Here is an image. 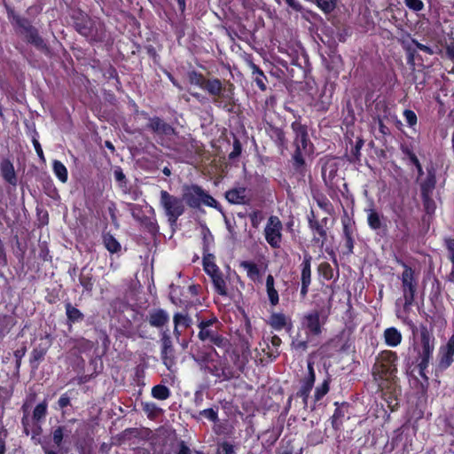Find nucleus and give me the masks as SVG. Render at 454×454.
Here are the masks:
<instances>
[{
	"label": "nucleus",
	"mask_w": 454,
	"mask_h": 454,
	"mask_svg": "<svg viewBox=\"0 0 454 454\" xmlns=\"http://www.w3.org/2000/svg\"><path fill=\"white\" fill-rule=\"evenodd\" d=\"M6 7L7 18L14 27L17 33L23 35L26 42L37 50L43 52L49 51V47L45 40L40 35L39 30L32 25L31 20L27 18L18 14L13 8Z\"/></svg>",
	"instance_id": "f257e3e1"
},
{
	"label": "nucleus",
	"mask_w": 454,
	"mask_h": 454,
	"mask_svg": "<svg viewBox=\"0 0 454 454\" xmlns=\"http://www.w3.org/2000/svg\"><path fill=\"white\" fill-rule=\"evenodd\" d=\"M72 19L75 30L89 41L100 42L105 37V28L99 20H92L82 11L75 12Z\"/></svg>",
	"instance_id": "f03ea898"
},
{
	"label": "nucleus",
	"mask_w": 454,
	"mask_h": 454,
	"mask_svg": "<svg viewBox=\"0 0 454 454\" xmlns=\"http://www.w3.org/2000/svg\"><path fill=\"white\" fill-rule=\"evenodd\" d=\"M292 129L295 134L294 160L296 167H301L305 163V157L312 153L313 145L308 138L307 129L304 126L299 122H294Z\"/></svg>",
	"instance_id": "7ed1b4c3"
},
{
	"label": "nucleus",
	"mask_w": 454,
	"mask_h": 454,
	"mask_svg": "<svg viewBox=\"0 0 454 454\" xmlns=\"http://www.w3.org/2000/svg\"><path fill=\"white\" fill-rule=\"evenodd\" d=\"M160 205L163 208L170 225H175L179 216L184 212L183 199L171 195L167 191H160Z\"/></svg>",
	"instance_id": "20e7f679"
},
{
	"label": "nucleus",
	"mask_w": 454,
	"mask_h": 454,
	"mask_svg": "<svg viewBox=\"0 0 454 454\" xmlns=\"http://www.w3.org/2000/svg\"><path fill=\"white\" fill-rule=\"evenodd\" d=\"M185 201L191 207H199L201 204L215 207L216 200L205 192L198 185L184 186L183 188V201Z\"/></svg>",
	"instance_id": "39448f33"
},
{
	"label": "nucleus",
	"mask_w": 454,
	"mask_h": 454,
	"mask_svg": "<svg viewBox=\"0 0 454 454\" xmlns=\"http://www.w3.org/2000/svg\"><path fill=\"white\" fill-rule=\"evenodd\" d=\"M400 263L404 269L401 277V280L402 291L404 300L403 309L407 310L414 301L418 282L414 277V270L404 262H400Z\"/></svg>",
	"instance_id": "423d86ee"
},
{
	"label": "nucleus",
	"mask_w": 454,
	"mask_h": 454,
	"mask_svg": "<svg viewBox=\"0 0 454 454\" xmlns=\"http://www.w3.org/2000/svg\"><path fill=\"white\" fill-rule=\"evenodd\" d=\"M282 223L278 216L271 215L268 219L264 229V235L266 241L271 247L278 248L280 247L282 239Z\"/></svg>",
	"instance_id": "0eeeda50"
},
{
	"label": "nucleus",
	"mask_w": 454,
	"mask_h": 454,
	"mask_svg": "<svg viewBox=\"0 0 454 454\" xmlns=\"http://www.w3.org/2000/svg\"><path fill=\"white\" fill-rule=\"evenodd\" d=\"M207 372L215 377L220 381L229 380L235 377L233 368L225 359L210 360Z\"/></svg>",
	"instance_id": "6e6552de"
},
{
	"label": "nucleus",
	"mask_w": 454,
	"mask_h": 454,
	"mask_svg": "<svg viewBox=\"0 0 454 454\" xmlns=\"http://www.w3.org/2000/svg\"><path fill=\"white\" fill-rule=\"evenodd\" d=\"M327 315L323 310H312L303 317L302 325L313 335L321 333V325L325 323Z\"/></svg>",
	"instance_id": "1a4fd4ad"
},
{
	"label": "nucleus",
	"mask_w": 454,
	"mask_h": 454,
	"mask_svg": "<svg viewBox=\"0 0 454 454\" xmlns=\"http://www.w3.org/2000/svg\"><path fill=\"white\" fill-rule=\"evenodd\" d=\"M215 321V319L200 322L198 336L202 341H209L217 347H222L224 345L225 340L211 328Z\"/></svg>",
	"instance_id": "9d476101"
},
{
	"label": "nucleus",
	"mask_w": 454,
	"mask_h": 454,
	"mask_svg": "<svg viewBox=\"0 0 454 454\" xmlns=\"http://www.w3.org/2000/svg\"><path fill=\"white\" fill-rule=\"evenodd\" d=\"M421 344L422 350L420 352V362L419 364L420 373L427 367L432 353L434 350V337L428 333L427 329L421 331Z\"/></svg>",
	"instance_id": "9b49d317"
},
{
	"label": "nucleus",
	"mask_w": 454,
	"mask_h": 454,
	"mask_svg": "<svg viewBox=\"0 0 454 454\" xmlns=\"http://www.w3.org/2000/svg\"><path fill=\"white\" fill-rule=\"evenodd\" d=\"M0 176L10 187L16 189L18 185V175L15 171L13 162L9 157H3L0 160Z\"/></svg>",
	"instance_id": "f8f14e48"
},
{
	"label": "nucleus",
	"mask_w": 454,
	"mask_h": 454,
	"mask_svg": "<svg viewBox=\"0 0 454 454\" xmlns=\"http://www.w3.org/2000/svg\"><path fill=\"white\" fill-rule=\"evenodd\" d=\"M225 198L232 204H247L250 200V193L247 188L237 186L226 192Z\"/></svg>",
	"instance_id": "ddd939ff"
},
{
	"label": "nucleus",
	"mask_w": 454,
	"mask_h": 454,
	"mask_svg": "<svg viewBox=\"0 0 454 454\" xmlns=\"http://www.w3.org/2000/svg\"><path fill=\"white\" fill-rule=\"evenodd\" d=\"M441 358L439 366L441 369L448 368L453 362L454 356V334L450 338L447 345L440 350Z\"/></svg>",
	"instance_id": "4468645a"
},
{
	"label": "nucleus",
	"mask_w": 454,
	"mask_h": 454,
	"mask_svg": "<svg viewBox=\"0 0 454 454\" xmlns=\"http://www.w3.org/2000/svg\"><path fill=\"white\" fill-rule=\"evenodd\" d=\"M301 294L304 297L311 282V256L306 254L302 262Z\"/></svg>",
	"instance_id": "2eb2a0df"
},
{
	"label": "nucleus",
	"mask_w": 454,
	"mask_h": 454,
	"mask_svg": "<svg viewBox=\"0 0 454 454\" xmlns=\"http://www.w3.org/2000/svg\"><path fill=\"white\" fill-rule=\"evenodd\" d=\"M394 371L395 369L390 363L384 364L382 361H378L372 368V373L376 380H388L393 375Z\"/></svg>",
	"instance_id": "dca6fc26"
},
{
	"label": "nucleus",
	"mask_w": 454,
	"mask_h": 454,
	"mask_svg": "<svg viewBox=\"0 0 454 454\" xmlns=\"http://www.w3.org/2000/svg\"><path fill=\"white\" fill-rule=\"evenodd\" d=\"M47 351L48 347L41 344L32 349L29 357V364L32 370H37L39 368V364L44 359Z\"/></svg>",
	"instance_id": "f3484780"
},
{
	"label": "nucleus",
	"mask_w": 454,
	"mask_h": 454,
	"mask_svg": "<svg viewBox=\"0 0 454 454\" xmlns=\"http://www.w3.org/2000/svg\"><path fill=\"white\" fill-rule=\"evenodd\" d=\"M65 309H66L67 324L69 325V330H71L72 325L74 324L80 323V322L83 321V319H84L83 313L77 308L74 307L70 301H67L65 303Z\"/></svg>",
	"instance_id": "a211bd4d"
},
{
	"label": "nucleus",
	"mask_w": 454,
	"mask_h": 454,
	"mask_svg": "<svg viewBox=\"0 0 454 454\" xmlns=\"http://www.w3.org/2000/svg\"><path fill=\"white\" fill-rule=\"evenodd\" d=\"M435 172L433 168H427V176L425 180H422L419 183L420 190H421V195H431L434 187H435Z\"/></svg>",
	"instance_id": "6ab92c4d"
},
{
	"label": "nucleus",
	"mask_w": 454,
	"mask_h": 454,
	"mask_svg": "<svg viewBox=\"0 0 454 454\" xmlns=\"http://www.w3.org/2000/svg\"><path fill=\"white\" fill-rule=\"evenodd\" d=\"M161 340H162L161 358L163 360L164 364L168 368H170L174 364L172 342H171L170 338L167 335H164Z\"/></svg>",
	"instance_id": "aec40b11"
},
{
	"label": "nucleus",
	"mask_w": 454,
	"mask_h": 454,
	"mask_svg": "<svg viewBox=\"0 0 454 454\" xmlns=\"http://www.w3.org/2000/svg\"><path fill=\"white\" fill-rule=\"evenodd\" d=\"M80 285L83 287V291L87 293H90L93 289L95 279L92 274V269H89L87 267H83L81 270V273L79 276Z\"/></svg>",
	"instance_id": "412c9836"
},
{
	"label": "nucleus",
	"mask_w": 454,
	"mask_h": 454,
	"mask_svg": "<svg viewBox=\"0 0 454 454\" xmlns=\"http://www.w3.org/2000/svg\"><path fill=\"white\" fill-rule=\"evenodd\" d=\"M149 127L158 134L169 136L174 133V129L170 125L157 117L149 121Z\"/></svg>",
	"instance_id": "4be33fe9"
},
{
	"label": "nucleus",
	"mask_w": 454,
	"mask_h": 454,
	"mask_svg": "<svg viewBox=\"0 0 454 454\" xmlns=\"http://www.w3.org/2000/svg\"><path fill=\"white\" fill-rule=\"evenodd\" d=\"M69 344L72 345L71 352L74 355L85 353L92 348V342L84 338L71 339Z\"/></svg>",
	"instance_id": "5701e85b"
},
{
	"label": "nucleus",
	"mask_w": 454,
	"mask_h": 454,
	"mask_svg": "<svg viewBox=\"0 0 454 454\" xmlns=\"http://www.w3.org/2000/svg\"><path fill=\"white\" fill-rule=\"evenodd\" d=\"M309 227L313 231V239L320 247H323L326 240V231L317 221L309 220Z\"/></svg>",
	"instance_id": "b1692460"
},
{
	"label": "nucleus",
	"mask_w": 454,
	"mask_h": 454,
	"mask_svg": "<svg viewBox=\"0 0 454 454\" xmlns=\"http://www.w3.org/2000/svg\"><path fill=\"white\" fill-rule=\"evenodd\" d=\"M169 317L163 309L153 311L149 315V323L152 326L161 327L168 322Z\"/></svg>",
	"instance_id": "393cba45"
},
{
	"label": "nucleus",
	"mask_w": 454,
	"mask_h": 454,
	"mask_svg": "<svg viewBox=\"0 0 454 454\" xmlns=\"http://www.w3.org/2000/svg\"><path fill=\"white\" fill-rule=\"evenodd\" d=\"M215 292L222 296L228 294L226 281L222 271L210 277Z\"/></svg>",
	"instance_id": "a878e982"
},
{
	"label": "nucleus",
	"mask_w": 454,
	"mask_h": 454,
	"mask_svg": "<svg viewBox=\"0 0 454 454\" xmlns=\"http://www.w3.org/2000/svg\"><path fill=\"white\" fill-rule=\"evenodd\" d=\"M384 338L388 346L396 347L401 343L402 334L396 328L390 327L385 330Z\"/></svg>",
	"instance_id": "bb28decb"
},
{
	"label": "nucleus",
	"mask_w": 454,
	"mask_h": 454,
	"mask_svg": "<svg viewBox=\"0 0 454 454\" xmlns=\"http://www.w3.org/2000/svg\"><path fill=\"white\" fill-rule=\"evenodd\" d=\"M52 170L55 176L63 184L67 182L68 171L66 166L59 160H53Z\"/></svg>",
	"instance_id": "cd10ccee"
},
{
	"label": "nucleus",
	"mask_w": 454,
	"mask_h": 454,
	"mask_svg": "<svg viewBox=\"0 0 454 454\" xmlns=\"http://www.w3.org/2000/svg\"><path fill=\"white\" fill-rule=\"evenodd\" d=\"M203 90H207L212 96H221L223 85L218 79H206L203 84Z\"/></svg>",
	"instance_id": "c85d7f7f"
},
{
	"label": "nucleus",
	"mask_w": 454,
	"mask_h": 454,
	"mask_svg": "<svg viewBox=\"0 0 454 454\" xmlns=\"http://www.w3.org/2000/svg\"><path fill=\"white\" fill-rule=\"evenodd\" d=\"M203 267L204 270L209 277L221 271L218 266L215 263V256L211 254H204Z\"/></svg>",
	"instance_id": "c756f323"
},
{
	"label": "nucleus",
	"mask_w": 454,
	"mask_h": 454,
	"mask_svg": "<svg viewBox=\"0 0 454 454\" xmlns=\"http://www.w3.org/2000/svg\"><path fill=\"white\" fill-rule=\"evenodd\" d=\"M337 168L334 164L327 163L322 168V177L326 184H332L333 178L335 177Z\"/></svg>",
	"instance_id": "7c9ffc66"
},
{
	"label": "nucleus",
	"mask_w": 454,
	"mask_h": 454,
	"mask_svg": "<svg viewBox=\"0 0 454 454\" xmlns=\"http://www.w3.org/2000/svg\"><path fill=\"white\" fill-rule=\"evenodd\" d=\"M240 267L247 271V277L251 280L255 281L259 278V269L256 264L249 262H242Z\"/></svg>",
	"instance_id": "2f4dec72"
},
{
	"label": "nucleus",
	"mask_w": 454,
	"mask_h": 454,
	"mask_svg": "<svg viewBox=\"0 0 454 454\" xmlns=\"http://www.w3.org/2000/svg\"><path fill=\"white\" fill-rule=\"evenodd\" d=\"M47 407L48 404L46 400H43V402L38 403L33 411V419L35 421H40L43 419H44L47 415Z\"/></svg>",
	"instance_id": "473e14b6"
},
{
	"label": "nucleus",
	"mask_w": 454,
	"mask_h": 454,
	"mask_svg": "<svg viewBox=\"0 0 454 454\" xmlns=\"http://www.w3.org/2000/svg\"><path fill=\"white\" fill-rule=\"evenodd\" d=\"M152 395L158 400H166L170 395V390L164 385H157L153 387Z\"/></svg>",
	"instance_id": "72a5a7b5"
},
{
	"label": "nucleus",
	"mask_w": 454,
	"mask_h": 454,
	"mask_svg": "<svg viewBox=\"0 0 454 454\" xmlns=\"http://www.w3.org/2000/svg\"><path fill=\"white\" fill-rule=\"evenodd\" d=\"M286 323V317L283 314H272L270 317V325L276 330L282 329Z\"/></svg>",
	"instance_id": "f704fd0d"
},
{
	"label": "nucleus",
	"mask_w": 454,
	"mask_h": 454,
	"mask_svg": "<svg viewBox=\"0 0 454 454\" xmlns=\"http://www.w3.org/2000/svg\"><path fill=\"white\" fill-rule=\"evenodd\" d=\"M315 380L311 377H307L302 383V386L298 393L300 396H301L304 400L308 397L309 393L310 392L313 385H314Z\"/></svg>",
	"instance_id": "c9c22d12"
},
{
	"label": "nucleus",
	"mask_w": 454,
	"mask_h": 454,
	"mask_svg": "<svg viewBox=\"0 0 454 454\" xmlns=\"http://www.w3.org/2000/svg\"><path fill=\"white\" fill-rule=\"evenodd\" d=\"M367 220H368V224L372 229L378 230L380 228V226H381L380 217V215L376 211L370 210L368 213Z\"/></svg>",
	"instance_id": "e433bc0d"
},
{
	"label": "nucleus",
	"mask_w": 454,
	"mask_h": 454,
	"mask_svg": "<svg viewBox=\"0 0 454 454\" xmlns=\"http://www.w3.org/2000/svg\"><path fill=\"white\" fill-rule=\"evenodd\" d=\"M66 427L63 426L57 427L52 432V441L57 447H60L64 439Z\"/></svg>",
	"instance_id": "4c0bfd02"
},
{
	"label": "nucleus",
	"mask_w": 454,
	"mask_h": 454,
	"mask_svg": "<svg viewBox=\"0 0 454 454\" xmlns=\"http://www.w3.org/2000/svg\"><path fill=\"white\" fill-rule=\"evenodd\" d=\"M143 411L147 414L149 418H154L161 411V409L159 408L154 403H144Z\"/></svg>",
	"instance_id": "58836bf2"
},
{
	"label": "nucleus",
	"mask_w": 454,
	"mask_h": 454,
	"mask_svg": "<svg viewBox=\"0 0 454 454\" xmlns=\"http://www.w3.org/2000/svg\"><path fill=\"white\" fill-rule=\"evenodd\" d=\"M27 353V346L25 343L22 346L14 351L13 356L15 357V368L16 371L19 372L21 366L22 358Z\"/></svg>",
	"instance_id": "ea45409f"
},
{
	"label": "nucleus",
	"mask_w": 454,
	"mask_h": 454,
	"mask_svg": "<svg viewBox=\"0 0 454 454\" xmlns=\"http://www.w3.org/2000/svg\"><path fill=\"white\" fill-rule=\"evenodd\" d=\"M174 323L175 325H179L180 327L187 328L192 324V319L184 314L176 313L174 316Z\"/></svg>",
	"instance_id": "a19ab883"
},
{
	"label": "nucleus",
	"mask_w": 454,
	"mask_h": 454,
	"mask_svg": "<svg viewBox=\"0 0 454 454\" xmlns=\"http://www.w3.org/2000/svg\"><path fill=\"white\" fill-rule=\"evenodd\" d=\"M215 358L210 355H201L198 357H194V360L200 365V369L207 372V366L210 365V360H214Z\"/></svg>",
	"instance_id": "79ce46f5"
},
{
	"label": "nucleus",
	"mask_w": 454,
	"mask_h": 454,
	"mask_svg": "<svg viewBox=\"0 0 454 454\" xmlns=\"http://www.w3.org/2000/svg\"><path fill=\"white\" fill-rule=\"evenodd\" d=\"M316 2L323 12L328 13L334 9L336 0H316Z\"/></svg>",
	"instance_id": "37998d69"
},
{
	"label": "nucleus",
	"mask_w": 454,
	"mask_h": 454,
	"mask_svg": "<svg viewBox=\"0 0 454 454\" xmlns=\"http://www.w3.org/2000/svg\"><path fill=\"white\" fill-rule=\"evenodd\" d=\"M39 258L43 262H51V255L50 254V250L46 243H42L39 245Z\"/></svg>",
	"instance_id": "c03bdc74"
},
{
	"label": "nucleus",
	"mask_w": 454,
	"mask_h": 454,
	"mask_svg": "<svg viewBox=\"0 0 454 454\" xmlns=\"http://www.w3.org/2000/svg\"><path fill=\"white\" fill-rule=\"evenodd\" d=\"M423 205L427 214H433L435 210V203L432 200L431 195L422 196Z\"/></svg>",
	"instance_id": "a18cd8bd"
},
{
	"label": "nucleus",
	"mask_w": 454,
	"mask_h": 454,
	"mask_svg": "<svg viewBox=\"0 0 454 454\" xmlns=\"http://www.w3.org/2000/svg\"><path fill=\"white\" fill-rule=\"evenodd\" d=\"M103 243L106 248L110 252L111 254H114V235L110 232L103 233Z\"/></svg>",
	"instance_id": "49530a36"
},
{
	"label": "nucleus",
	"mask_w": 454,
	"mask_h": 454,
	"mask_svg": "<svg viewBox=\"0 0 454 454\" xmlns=\"http://www.w3.org/2000/svg\"><path fill=\"white\" fill-rule=\"evenodd\" d=\"M404 4L415 12H419L424 8V3L421 0H404Z\"/></svg>",
	"instance_id": "de8ad7c7"
},
{
	"label": "nucleus",
	"mask_w": 454,
	"mask_h": 454,
	"mask_svg": "<svg viewBox=\"0 0 454 454\" xmlns=\"http://www.w3.org/2000/svg\"><path fill=\"white\" fill-rule=\"evenodd\" d=\"M57 404H58V408L61 409V410H64L67 406L71 405V398L68 395V392H66L60 395L59 399L58 400Z\"/></svg>",
	"instance_id": "09e8293b"
},
{
	"label": "nucleus",
	"mask_w": 454,
	"mask_h": 454,
	"mask_svg": "<svg viewBox=\"0 0 454 454\" xmlns=\"http://www.w3.org/2000/svg\"><path fill=\"white\" fill-rule=\"evenodd\" d=\"M270 343H271L272 347L275 348V350L270 351L268 353V355H269V356L276 357L279 354L278 348L281 344V339L278 336L274 335L270 339Z\"/></svg>",
	"instance_id": "8fccbe9b"
},
{
	"label": "nucleus",
	"mask_w": 454,
	"mask_h": 454,
	"mask_svg": "<svg viewBox=\"0 0 454 454\" xmlns=\"http://www.w3.org/2000/svg\"><path fill=\"white\" fill-rule=\"evenodd\" d=\"M189 77H190V81L192 84H195V85L200 86V88H203V84L205 83L206 79L202 75H200L195 72H192L190 74Z\"/></svg>",
	"instance_id": "3c124183"
},
{
	"label": "nucleus",
	"mask_w": 454,
	"mask_h": 454,
	"mask_svg": "<svg viewBox=\"0 0 454 454\" xmlns=\"http://www.w3.org/2000/svg\"><path fill=\"white\" fill-rule=\"evenodd\" d=\"M254 73L257 74V76L255 77L256 84L261 90H264L266 89V85L263 82V79L265 78L263 73L261 70H259V68L256 67L255 66H254Z\"/></svg>",
	"instance_id": "603ef678"
},
{
	"label": "nucleus",
	"mask_w": 454,
	"mask_h": 454,
	"mask_svg": "<svg viewBox=\"0 0 454 454\" xmlns=\"http://www.w3.org/2000/svg\"><path fill=\"white\" fill-rule=\"evenodd\" d=\"M403 116L405 118L406 122L411 126H414L417 123V115L411 110H405L403 112Z\"/></svg>",
	"instance_id": "864d4df0"
},
{
	"label": "nucleus",
	"mask_w": 454,
	"mask_h": 454,
	"mask_svg": "<svg viewBox=\"0 0 454 454\" xmlns=\"http://www.w3.org/2000/svg\"><path fill=\"white\" fill-rule=\"evenodd\" d=\"M32 143H33V145L35 147V150L36 154L39 157V159L43 161H45V157H44L43 148H42L41 144L39 143L38 139L35 137H33Z\"/></svg>",
	"instance_id": "5fc2aeb1"
},
{
	"label": "nucleus",
	"mask_w": 454,
	"mask_h": 454,
	"mask_svg": "<svg viewBox=\"0 0 454 454\" xmlns=\"http://www.w3.org/2000/svg\"><path fill=\"white\" fill-rule=\"evenodd\" d=\"M329 390L328 383L325 381L320 387L316 389V400H320Z\"/></svg>",
	"instance_id": "6e6d98bb"
},
{
	"label": "nucleus",
	"mask_w": 454,
	"mask_h": 454,
	"mask_svg": "<svg viewBox=\"0 0 454 454\" xmlns=\"http://www.w3.org/2000/svg\"><path fill=\"white\" fill-rule=\"evenodd\" d=\"M267 294L270 299V301L272 305H277L278 303V294L275 287L267 289Z\"/></svg>",
	"instance_id": "4d7b16f0"
},
{
	"label": "nucleus",
	"mask_w": 454,
	"mask_h": 454,
	"mask_svg": "<svg viewBox=\"0 0 454 454\" xmlns=\"http://www.w3.org/2000/svg\"><path fill=\"white\" fill-rule=\"evenodd\" d=\"M307 340H295L293 341L292 346L296 350H305L307 348Z\"/></svg>",
	"instance_id": "13d9d810"
},
{
	"label": "nucleus",
	"mask_w": 454,
	"mask_h": 454,
	"mask_svg": "<svg viewBox=\"0 0 454 454\" xmlns=\"http://www.w3.org/2000/svg\"><path fill=\"white\" fill-rule=\"evenodd\" d=\"M446 247L450 252V258L454 265V239H446Z\"/></svg>",
	"instance_id": "bf43d9fd"
},
{
	"label": "nucleus",
	"mask_w": 454,
	"mask_h": 454,
	"mask_svg": "<svg viewBox=\"0 0 454 454\" xmlns=\"http://www.w3.org/2000/svg\"><path fill=\"white\" fill-rule=\"evenodd\" d=\"M221 448L224 454H236L234 446L229 442L222 443Z\"/></svg>",
	"instance_id": "052dcab7"
},
{
	"label": "nucleus",
	"mask_w": 454,
	"mask_h": 454,
	"mask_svg": "<svg viewBox=\"0 0 454 454\" xmlns=\"http://www.w3.org/2000/svg\"><path fill=\"white\" fill-rule=\"evenodd\" d=\"M202 414L212 421H215L217 418V414L213 409H206L202 411Z\"/></svg>",
	"instance_id": "680f3d73"
},
{
	"label": "nucleus",
	"mask_w": 454,
	"mask_h": 454,
	"mask_svg": "<svg viewBox=\"0 0 454 454\" xmlns=\"http://www.w3.org/2000/svg\"><path fill=\"white\" fill-rule=\"evenodd\" d=\"M413 43H414V44L416 45V47H417L418 49H419L420 51H425V52H427V53H428V54H430V55H432V54H434V51L430 47H428V46H427V45H424V44H422V43H419V42H417V41H413Z\"/></svg>",
	"instance_id": "e2e57ef3"
},
{
	"label": "nucleus",
	"mask_w": 454,
	"mask_h": 454,
	"mask_svg": "<svg viewBox=\"0 0 454 454\" xmlns=\"http://www.w3.org/2000/svg\"><path fill=\"white\" fill-rule=\"evenodd\" d=\"M286 4L296 11H300L301 9V4L296 0H286Z\"/></svg>",
	"instance_id": "0e129e2a"
},
{
	"label": "nucleus",
	"mask_w": 454,
	"mask_h": 454,
	"mask_svg": "<svg viewBox=\"0 0 454 454\" xmlns=\"http://www.w3.org/2000/svg\"><path fill=\"white\" fill-rule=\"evenodd\" d=\"M90 376H89V375H81V376H78L77 378H75V380L79 385H82V384L88 382L90 380Z\"/></svg>",
	"instance_id": "69168bd1"
},
{
	"label": "nucleus",
	"mask_w": 454,
	"mask_h": 454,
	"mask_svg": "<svg viewBox=\"0 0 454 454\" xmlns=\"http://www.w3.org/2000/svg\"><path fill=\"white\" fill-rule=\"evenodd\" d=\"M240 145L239 144V142H236L235 145H234V150L233 152L230 154V157L231 158H234L236 156H238L239 153H240Z\"/></svg>",
	"instance_id": "338daca9"
},
{
	"label": "nucleus",
	"mask_w": 454,
	"mask_h": 454,
	"mask_svg": "<svg viewBox=\"0 0 454 454\" xmlns=\"http://www.w3.org/2000/svg\"><path fill=\"white\" fill-rule=\"evenodd\" d=\"M190 453H191L190 449L184 442H182L180 445V450L177 452V454H190Z\"/></svg>",
	"instance_id": "774afa93"
}]
</instances>
